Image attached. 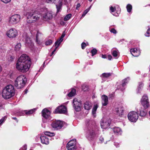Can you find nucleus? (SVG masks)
I'll return each mask as SVG.
<instances>
[{
  "instance_id": "1",
  "label": "nucleus",
  "mask_w": 150,
  "mask_h": 150,
  "mask_svg": "<svg viewBox=\"0 0 150 150\" xmlns=\"http://www.w3.org/2000/svg\"><path fill=\"white\" fill-rule=\"evenodd\" d=\"M30 64L29 57L25 54H23L19 57L17 62L16 68L20 71L25 72L29 70Z\"/></svg>"
},
{
  "instance_id": "2",
  "label": "nucleus",
  "mask_w": 150,
  "mask_h": 150,
  "mask_svg": "<svg viewBox=\"0 0 150 150\" xmlns=\"http://www.w3.org/2000/svg\"><path fill=\"white\" fill-rule=\"evenodd\" d=\"M94 123V122L89 120H86L85 122L84 130L86 137L89 140L97 137L100 133L99 131L96 132L94 131L93 125Z\"/></svg>"
},
{
  "instance_id": "3",
  "label": "nucleus",
  "mask_w": 150,
  "mask_h": 150,
  "mask_svg": "<svg viewBox=\"0 0 150 150\" xmlns=\"http://www.w3.org/2000/svg\"><path fill=\"white\" fill-rule=\"evenodd\" d=\"M15 91L14 87L12 85H8L3 89L2 96L5 99L9 98L14 95Z\"/></svg>"
},
{
  "instance_id": "4",
  "label": "nucleus",
  "mask_w": 150,
  "mask_h": 150,
  "mask_svg": "<svg viewBox=\"0 0 150 150\" xmlns=\"http://www.w3.org/2000/svg\"><path fill=\"white\" fill-rule=\"evenodd\" d=\"M26 15L27 22L29 23H33L39 20L41 17L40 9L39 11H36L33 13L28 12Z\"/></svg>"
},
{
  "instance_id": "5",
  "label": "nucleus",
  "mask_w": 150,
  "mask_h": 150,
  "mask_svg": "<svg viewBox=\"0 0 150 150\" xmlns=\"http://www.w3.org/2000/svg\"><path fill=\"white\" fill-rule=\"evenodd\" d=\"M27 81V79L25 76L21 75L18 76L14 81V86L18 89L23 88Z\"/></svg>"
},
{
  "instance_id": "6",
  "label": "nucleus",
  "mask_w": 150,
  "mask_h": 150,
  "mask_svg": "<svg viewBox=\"0 0 150 150\" xmlns=\"http://www.w3.org/2000/svg\"><path fill=\"white\" fill-rule=\"evenodd\" d=\"M41 18L45 21H47L52 18L53 14L50 11H48L46 8L40 9Z\"/></svg>"
},
{
  "instance_id": "7",
  "label": "nucleus",
  "mask_w": 150,
  "mask_h": 150,
  "mask_svg": "<svg viewBox=\"0 0 150 150\" xmlns=\"http://www.w3.org/2000/svg\"><path fill=\"white\" fill-rule=\"evenodd\" d=\"M50 113V111L47 109L45 108L42 111V114L43 117L42 120L43 122L45 123L47 120H50L51 118Z\"/></svg>"
},
{
  "instance_id": "8",
  "label": "nucleus",
  "mask_w": 150,
  "mask_h": 150,
  "mask_svg": "<svg viewBox=\"0 0 150 150\" xmlns=\"http://www.w3.org/2000/svg\"><path fill=\"white\" fill-rule=\"evenodd\" d=\"M21 18L20 15L15 14L9 18L8 21L10 24H15L18 23Z\"/></svg>"
},
{
  "instance_id": "9",
  "label": "nucleus",
  "mask_w": 150,
  "mask_h": 150,
  "mask_svg": "<svg viewBox=\"0 0 150 150\" xmlns=\"http://www.w3.org/2000/svg\"><path fill=\"white\" fill-rule=\"evenodd\" d=\"M127 116L129 120L132 122H136L138 118V115L137 113L133 111L129 112Z\"/></svg>"
},
{
  "instance_id": "10",
  "label": "nucleus",
  "mask_w": 150,
  "mask_h": 150,
  "mask_svg": "<svg viewBox=\"0 0 150 150\" xmlns=\"http://www.w3.org/2000/svg\"><path fill=\"white\" fill-rule=\"evenodd\" d=\"M141 103L144 109H147L149 107V102L148 101V98L146 95L144 94L142 96L141 99Z\"/></svg>"
},
{
  "instance_id": "11",
  "label": "nucleus",
  "mask_w": 150,
  "mask_h": 150,
  "mask_svg": "<svg viewBox=\"0 0 150 150\" xmlns=\"http://www.w3.org/2000/svg\"><path fill=\"white\" fill-rule=\"evenodd\" d=\"M6 35L10 38H13L17 35L18 32L15 29L12 28L6 32Z\"/></svg>"
},
{
  "instance_id": "12",
  "label": "nucleus",
  "mask_w": 150,
  "mask_h": 150,
  "mask_svg": "<svg viewBox=\"0 0 150 150\" xmlns=\"http://www.w3.org/2000/svg\"><path fill=\"white\" fill-rule=\"evenodd\" d=\"M67 148L68 150H76V139H73L70 141L67 144Z\"/></svg>"
},
{
  "instance_id": "13",
  "label": "nucleus",
  "mask_w": 150,
  "mask_h": 150,
  "mask_svg": "<svg viewBox=\"0 0 150 150\" xmlns=\"http://www.w3.org/2000/svg\"><path fill=\"white\" fill-rule=\"evenodd\" d=\"M67 112L66 107L64 105L60 106L54 111L55 113L65 114Z\"/></svg>"
},
{
  "instance_id": "14",
  "label": "nucleus",
  "mask_w": 150,
  "mask_h": 150,
  "mask_svg": "<svg viewBox=\"0 0 150 150\" xmlns=\"http://www.w3.org/2000/svg\"><path fill=\"white\" fill-rule=\"evenodd\" d=\"M52 127L57 129L61 128L63 126V123L59 120L53 121L51 124Z\"/></svg>"
},
{
  "instance_id": "15",
  "label": "nucleus",
  "mask_w": 150,
  "mask_h": 150,
  "mask_svg": "<svg viewBox=\"0 0 150 150\" xmlns=\"http://www.w3.org/2000/svg\"><path fill=\"white\" fill-rule=\"evenodd\" d=\"M73 104L75 110L76 111H80L81 109V103L77 100L76 98L74 99L73 101Z\"/></svg>"
},
{
  "instance_id": "16",
  "label": "nucleus",
  "mask_w": 150,
  "mask_h": 150,
  "mask_svg": "<svg viewBox=\"0 0 150 150\" xmlns=\"http://www.w3.org/2000/svg\"><path fill=\"white\" fill-rule=\"evenodd\" d=\"M110 121L108 120L106 121L104 119L101 120L100 121V125L102 128L106 129L108 128L110 126Z\"/></svg>"
},
{
  "instance_id": "17",
  "label": "nucleus",
  "mask_w": 150,
  "mask_h": 150,
  "mask_svg": "<svg viewBox=\"0 0 150 150\" xmlns=\"http://www.w3.org/2000/svg\"><path fill=\"white\" fill-rule=\"evenodd\" d=\"M130 52L132 55L134 57H138L140 54V51L139 48H131Z\"/></svg>"
},
{
  "instance_id": "18",
  "label": "nucleus",
  "mask_w": 150,
  "mask_h": 150,
  "mask_svg": "<svg viewBox=\"0 0 150 150\" xmlns=\"http://www.w3.org/2000/svg\"><path fill=\"white\" fill-rule=\"evenodd\" d=\"M25 40L26 46L29 47L32 50L33 48L34 44L30 40V38L26 36Z\"/></svg>"
},
{
  "instance_id": "19",
  "label": "nucleus",
  "mask_w": 150,
  "mask_h": 150,
  "mask_svg": "<svg viewBox=\"0 0 150 150\" xmlns=\"http://www.w3.org/2000/svg\"><path fill=\"white\" fill-rule=\"evenodd\" d=\"M110 12L114 16H118L119 14L120 13V9L119 8V10L118 11L115 12L116 11V8L115 7H113V6H111L110 7Z\"/></svg>"
},
{
  "instance_id": "20",
  "label": "nucleus",
  "mask_w": 150,
  "mask_h": 150,
  "mask_svg": "<svg viewBox=\"0 0 150 150\" xmlns=\"http://www.w3.org/2000/svg\"><path fill=\"white\" fill-rule=\"evenodd\" d=\"M115 111L116 112L117 114L118 115L122 116L123 114L124 108L123 107L120 106L116 108L115 109Z\"/></svg>"
},
{
  "instance_id": "21",
  "label": "nucleus",
  "mask_w": 150,
  "mask_h": 150,
  "mask_svg": "<svg viewBox=\"0 0 150 150\" xmlns=\"http://www.w3.org/2000/svg\"><path fill=\"white\" fill-rule=\"evenodd\" d=\"M62 0H60L57 2V3L56 4V6L57 10V13L60 12L62 10Z\"/></svg>"
},
{
  "instance_id": "22",
  "label": "nucleus",
  "mask_w": 150,
  "mask_h": 150,
  "mask_svg": "<svg viewBox=\"0 0 150 150\" xmlns=\"http://www.w3.org/2000/svg\"><path fill=\"white\" fill-rule=\"evenodd\" d=\"M144 108H141L140 109L139 111H137V112L138 114H139V115L142 117L146 115V114L147 111L146 110L144 109Z\"/></svg>"
},
{
  "instance_id": "23",
  "label": "nucleus",
  "mask_w": 150,
  "mask_h": 150,
  "mask_svg": "<svg viewBox=\"0 0 150 150\" xmlns=\"http://www.w3.org/2000/svg\"><path fill=\"white\" fill-rule=\"evenodd\" d=\"M41 141L42 143L48 144L49 143V139L46 136H41L40 137Z\"/></svg>"
},
{
  "instance_id": "24",
  "label": "nucleus",
  "mask_w": 150,
  "mask_h": 150,
  "mask_svg": "<svg viewBox=\"0 0 150 150\" xmlns=\"http://www.w3.org/2000/svg\"><path fill=\"white\" fill-rule=\"evenodd\" d=\"M102 100V103L103 106H105L106 105L108 102V97L105 95H103L101 97Z\"/></svg>"
},
{
  "instance_id": "25",
  "label": "nucleus",
  "mask_w": 150,
  "mask_h": 150,
  "mask_svg": "<svg viewBox=\"0 0 150 150\" xmlns=\"http://www.w3.org/2000/svg\"><path fill=\"white\" fill-rule=\"evenodd\" d=\"M43 35V34L41 32L39 31H37L36 35V42L38 44H40V41L39 39L42 38Z\"/></svg>"
},
{
  "instance_id": "26",
  "label": "nucleus",
  "mask_w": 150,
  "mask_h": 150,
  "mask_svg": "<svg viewBox=\"0 0 150 150\" xmlns=\"http://www.w3.org/2000/svg\"><path fill=\"white\" fill-rule=\"evenodd\" d=\"M129 80V78L125 79L122 80V84L121 85V86H122V88H120L118 87V89L122 91H123L125 89L124 87V86L126 85V84L128 83Z\"/></svg>"
},
{
  "instance_id": "27",
  "label": "nucleus",
  "mask_w": 150,
  "mask_h": 150,
  "mask_svg": "<svg viewBox=\"0 0 150 150\" xmlns=\"http://www.w3.org/2000/svg\"><path fill=\"white\" fill-rule=\"evenodd\" d=\"M92 107V104L89 101H86L84 103V109L87 110H90Z\"/></svg>"
},
{
  "instance_id": "28",
  "label": "nucleus",
  "mask_w": 150,
  "mask_h": 150,
  "mask_svg": "<svg viewBox=\"0 0 150 150\" xmlns=\"http://www.w3.org/2000/svg\"><path fill=\"white\" fill-rule=\"evenodd\" d=\"M113 131L114 133L117 135H121L122 132L121 129L118 127H114Z\"/></svg>"
},
{
  "instance_id": "29",
  "label": "nucleus",
  "mask_w": 150,
  "mask_h": 150,
  "mask_svg": "<svg viewBox=\"0 0 150 150\" xmlns=\"http://www.w3.org/2000/svg\"><path fill=\"white\" fill-rule=\"evenodd\" d=\"M65 31H64L61 37L56 42H55V44L56 45L57 44L58 42H59L60 43L62 42V41L63 40V38L65 36Z\"/></svg>"
},
{
  "instance_id": "30",
  "label": "nucleus",
  "mask_w": 150,
  "mask_h": 150,
  "mask_svg": "<svg viewBox=\"0 0 150 150\" xmlns=\"http://www.w3.org/2000/svg\"><path fill=\"white\" fill-rule=\"evenodd\" d=\"M98 107V105L96 104L94 105L92 110V114L94 117H95L96 116V112Z\"/></svg>"
},
{
  "instance_id": "31",
  "label": "nucleus",
  "mask_w": 150,
  "mask_h": 150,
  "mask_svg": "<svg viewBox=\"0 0 150 150\" xmlns=\"http://www.w3.org/2000/svg\"><path fill=\"white\" fill-rule=\"evenodd\" d=\"M76 93V91L75 89H72L71 92L67 94V95L69 97H72L75 95Z\"/></svg>"
},
{
  "instance_id": "32",
  "label": "nucleus",
  "mask_w": 150,
  "mask_h": 150,
  "mask_svg": "<svg viewBox=\"0 0 150 150\" xmlns=\"http://www.w3.org/2000/svg\"><path fill=\"white\" fill-rule=\"evenodd\" d=\"M21 46V44L20 43H17L15 46V50L17 52L18 51L20 50Z\"/></svg>"
},
{
  "instance_id": "33",
  "label": "nucleus",
  "mask_w": 150,
  "mask_h": 150,
  "mask_svg": "<svg viewBox=\"0 0 150 150\" xmlns=\"http://www.w3.org/2000/svg\"><path fill=\"white\" fill-rule=\"evenodd\" d=\"M126 8L128 12L130 13L131 12L132 9V6L131 4H128L126 6Z\"/></svg>"
},
{
  "instance_id": "34",
  "label": "nucleus",
  "mask_w": 150,
  "mask_h": 150,
  "mask_svg": "<svg viewBox=\"0 0 150 150\" xmlns=\"http://www.w3.org/2000/svg\"><path fill=\"white\" fill-rule=\"evenodd\" d=\"M44 133L46 135L49 137H53L54 136V133H51L46 131H45Z\"/></svg>"
},
{
  "instance_id": "35",
  "label": "nucleus",
  "mask_w": 150,
  "mask_h": 150,
  "mask_svg": "<svg viewBox=\"0 0 150 150\" xmlns=\"http://www.w3.org/2000/svg\"><path fill=\"white\" fill-rule=\"evenodd\" d=\"M92 6V5H91L90 7L88 8H87L86 10L83 12V14L82 16V17H84L85 15L88 13V12L89 11L90 9L91 8Z\"/></svg>"
},
{
  "instance_id": "36",
  "label": "nucleus",
  "mask_w": 150,
  "mask_h": 150,
  "mask_svg": "<svg viewBox=\"0 0 150 150\" xmlns=\"http://www.w3.org/2000/svg\"><path fill=\"white\" fill-rule=\"evenodd\" d=\"M144 84L142 82H140L139 83V86L137 88V93H139L141 90V88H143Z\"/></svg>"
},
{
  "instance_id": "37",
  "label": "nucleus",
  "mask_w": 150,
  "mask_h": 150,
  "mask_svg": "<svg viewBox=\"0 0 150 150\" xmlns=\"http://www.w3.org/2000/svg\"><path fill=\"white\" fill-rule=\"evenodd\" d=\"M35 109L34 108L33 109H31L29 110L28 111H25V113L27 115H30L35 111Z\"/></svg>"
},
{
  "instance_id": "38",
  "label": "nucleus",
  "mask_w": 150,
  "mask_h": 150,
  "mask_svg": "<svg viewBox=\"0 0 150 150\" xmlns=\"http://www.w3.org/2000/svg\"><path fill=\"white\" fill-rule=\"evenodd\" d=\"M60 43H59V42H58L57 43V44L56 45L55 44V43L54 45L53 46H56V48H55V49H54V50L52 52V53H51V56H52V55L54 53V52L56 51V50H57V49L58 47H59V45H60Z\"/></svg>"
},
{
  "instance_id": "39",
  "label": "nucleus",
  "mask_w": 150,
  "mask_h": 150,
  "mask_svg": "<svg viewBox=\"0 0 150 150\" xmlns=\"http://www.w3.org/2000/svg\"><path fill=\"white\" fill-rule=\"evenodd\" d=\"M112 26L111 25L109 27V30L110 32L114 34H116L117 33V31L114 28H112Z\"/></svg>"
},
{
  "instance_id": "40",
  "label": "nucleus",
  "mask_w": 150,
  "mask_h": 150,
  "mask_svg": "<svg viewBox=\"0 0 150 150\" xmlns=\"http://www.w3.org/2000/svg\"><path fill=\"white\" fill-rule=\"evenodd\" d=\"M71 14H69L67 15L64 18V20L65 21H67L69 20L71 17Z\"/></svg>"
},
{
  "instance_id": "41",
  "label": "nucleus",
  "mask_w": 150,
  "mask_h": 150,
  "mask_svg": "<svg viewBox=\"0 0 150 150\" xmlns=\"http://www.w3.org/2000/svg\"><path fill=\"white\" fill-rule=\"evenodd\" d=\"M112 54L115 57H117L118 55V51L114 50L112 51Z\"/></svg>"
},
{
  "instance_id": "42",
  "label": "nucleus",
  "mask_w": 150,
  "mask_h": 150,
  "mask_svg": "<svg viewBox=\"0 0 150 150\" xmlns=\"http://www.w3.org/2000/svg\"><path fill=\"white\" fill-rule=\"evenodd\" d=\"M82 89L84 91H86L88 90V86L86 84H83L82 86Z\"/></svg>"
},
{
  "instance_id": "43",
  "label": "nucleus",
  "mask_w": 150,
  "mask_h": 150,
  "mask_svg": "<svg viewBox=\"0 0 150 150\" xmlns=\"http://www.w3.org/2000/svg\"><path fill=\"white\" fill-rule=\"evenodd\" d=\"M60 0H46V1L48 3H54L56 4Z\"/></svg>"
},
{
  "instance_id": "44",
  "label": "nucleus",
  "mask_w": 150,
  "mask_h": 150,
  "mask_svg": "<svg viewBox=\"0 0 150 150\" xmlns=\"http://www.w3.org/2000/svg\"><path fill=\"white\" fill-rule=\"evenodd\" d=\"M111 74L110 73H104L102 74V75L103 77L107 78L109 77L110 76Z\"/></svg>"
},
{
  "instance_id": "45",
  "label": "nucleus",
  "mask_w": 150,
  "mask_h": 150,
  "mask_svg": "<svg viewBox=\"0 0 150 150\" xmlns=\"http://www.w3.org/2000/svg\"><path fill=\"white\" fill-rule=\"evenodd\" d=\"M97 51L96 49H93L91 51L92 56H93L96 54L97 53Z\"/></svg>"
},
{
  "instance_id": "46",
  "label": "nucleus",
  "mask_w": 150,
  "mask_h": 150,
  "mask_svg": "<svg viewBox=\"0 0 150 150\" xmlns=\"http://www.w3.org/2000/svg\"><path fill=\"white\" fill-rule=\"evenodd\" d=\"M52 43V41L51 40H49L46 41L45 44L46 45H50Z\"/></svg>"
},
{
  "instance_id": "47",
  "label": "nucleus",
  "mask_w": 150,
  "mask_h": 150,
  "mask_svg": "<svg viewBox=\"0 0 150 150\" xmlns=\"http://www.w3.org/2000/svg\"><path fill=\"white\" fill-rule=\"evenodd\" d=\"M145 35L146 37L150 36V28H148L146 33L145 34Z\"/></svg>"
},
{
  "instance_id": "48",
  "label": "nucleus",
  "mask_w": 150,
  "mask_h": 150,
  "mask_svg": "<svg viewBox=\"0 0 150 150\" xmlns=\"http://www.w3.org/2000/svg\"><path fill=\"white\" fill-rule=\"evenodd\" d=\"M6 118V117L5 116L0 120V125L1 124L4 122Z\"/></svg>"
},
{
  "instance_id": "49",
  "label": "nucleus",
  "mask_w": 150,
  "mask_h": 150,
  "mask_svg": "<svg viewBox=\"0 0 150 150\" xmlns=\"http://www.w3.org/2000/svg\"><path fill=\"white\" fill-rule=\"evenodd\" d=\"M27 149V145L25 144L23 146H22L19 150H26Z\"/></svg>"
},
{
  "instance_id": "50",
  "label": "nucleus",
  "mask_w": 150,
  "mask_h": 150,
  "mask_svg": "<svg viewBox=\"0 0 150 150\" xmlns=\"http://www.w3.org/2000/svg\"><path fill=\"white\" fill-rule=\"evenodd\" d=\"M1 1L5 4H7L11 1V0H1Z\"/></svg>"
},
{
  "instance_id": "51",
  "label": "nucleus",
  "mask_w": 150,
  "mask_h": 150,
  "mask_svg": "<svg viewBox=\"0 0 150 150\" xmlns=\"http://www.w3.org/2000/svg\"><path fill=\"white\" fill-rule=\"evenodd\" d=\"M86 44L85 42H83L82 43L81 45V48L83 49H84V48L86 46Z\"/></svg>"
},
{
  "instance_id": "52",
  "label": "nucleus",
  "mask_w": 150,
  "mask_h": 150,
  "mask_svg": "<svg viewBox=\"0 0 150 150\" xmlns=\"http://www.w3.org/2000/svg\"><path fill=\"white\" fill-rule=\"evenodd\" d=\"M99 140L100 141V142L101 143H102L104 140L103 138L101 137H100L99 138Z\"/></svg>"
},
{
  "instance_id": "53",
  "label": "nucleus",
  "mask_w": 150,
  "mask_h": 150,
  "mask_svg": "<svg viewBox=\"0 0 150 150\" xmlns=\"http://www.w3.org/2000/svg\"><path fill=\"white\" fill-rule=\"evenodd\" d=\"M108 58L109 60H111L112 58V57L110 55H109L108 56Z\"/></svg>"
},
{
  "instance_id": "54",
  "label": "nucleus",
  "mask_w": 150,
  "mask_h": 150,
  "mask_svg": "<svg viewBox=\"0 0 150 150\" xmlns=\"http://www.w3.org/2000/svg\"><path fill=\"white\" fill-rule=\"evenodd\" d=\"M114 145L116 146V147H117L119 146V144L117 143H114Z\"/></svg>"
},
{
  "instance_id": "55",
  "label": "nucleus",
  "mask_w": 150,
  "mask_h": 150,
  "mask_svg": "<svg viewBox=\"0 0 150 150\" xmlns=\"http://www.w3.org/2000/svg\"><path fill=\"white\" fill-rule=\"evenodd\" d=\"M81 5L80 4L78 3L76 7V8L77 9H78V8Z\"/></svg>"
},
{
  "instance_id": "56",
  "label": "nucleus",
  "mask_w": 150,
  "mask_h": 150,
  "mask_svg": "<svg viewBox=\"0 0 150 150\" xmlns=\"http://www.w3.org/2000/svg\"><path fill=\"white\" fill-rule=\"evenodd\" d=\"M102 57L103 58L105 59V58H107V57H106V55L105 54H104V55L102 54Z\"/></svg>"
},
{
  "instance_id": "57",
  "label": "nucleus",
  "mask_w": 150,
  "mask_h": 150,
  "mask_svg": "<svg viewBox=\"0 0 150 150\" xmlns=\"http://www.w3.org/2000/svg\"><path fill=\"white\" fill-rule=\"evenodd\" d=\"M12 118V119H13L16 120V121L17 122H18V120H17V118L16 117H13Z\"/></svg>"
},
{
  "instance_id": "58",
  "label": "nucleus",
  "mask_w": 150,
  "mask_h": 150,
  "mask_svg": "<svg viewBox=\"0 0 150 150\" xmlns=\"http://www.w3.org/2000/svg\"><path fill=\"white\" fill-rule=\"evenodd\" d=\"M146 76H147V74H146V73H145V74H144L142 75V76H143V77H145Z\"/></svg>"
},
{
  "instance_id": "59",
  "label": "nucleus",
  "mask_w": 150,
  "mask_h": 150,
  "mask_svg": "<svg viewBox=\"0 0 150 150\" xmlns=\"http://www.w3.org/2000/svg\"><path fill=\"white\" fill-rule=\"evenodd\" d=\"M28 92V90L27 89H25L24 91L25 94H26Z\"/></svg>"
},
{
  "instance_id": "60",
  "label": "nucleus",
  "mask_w": 150,
  "mask_h": 150,
  "mask_svg": "<svg viewBox=\"0 0 150 150\" xmlns=\"http://www.w3.org/2000/svg\"><path fill=\"white\" fill-rule=\"evenodd\" d=\"M2 70V67L0 65V72Z\"/></svg>"
},
{
  "instance_id": "61",
  "label": "nucleus",
  "mask_w": 150,
  "mask_h": 150,
  "mask_svg": "<svg viewBox=\"0 0 150 150\" xmlns=\"http://www.w3.org/2000/svg\"><path fill=\"white\" fill-rule=\"evenodd\" d=\"M20 115H24V113H21V114Z\"/></svg>"
},
{
  "instance_id": "62",
  "label": "nucleus",
  "mask_w": 150,
  "mask_h": 150,
  "mask_svg": "<svg viewBox=\"0 0 150 150\" xmlns=\"http://www.w3.org/2000/svg\"><path fill=\"white\" fill-rule=\"evenodd\" d=\"M2 105L1 103H0V108L1 107Z\"/></svg>"
},
{
  "instance_id": "63",
  "label": "nucleus",
  "mask_w": 150,
  "mask_h": 150,
  "mask_svg": "<svg viewBox=\"0 0 150 150\" xmlns=\"http://www.w3.org/2000/svg\"><path fill=\"white\" fill-rule=\"evenodd\" d=\"M45 64V62H44L43 64V67H44V66Z\"/></svg>"
},
{
  "instance_id": "64",
  "label": "nucleus",
  "mask_w": 150,
  "mask_h": 150,
  "mask_svg": "<svg viewBox=\"0 0 150 150\" xmlns=\"http://www.w3.org/2000/svg\"><path fill=\"white\" fill-rule=\"evenodd\" d=\"M88 1L91 2L92 1V0H88Z\"/></svg>"
}]
</instances>
